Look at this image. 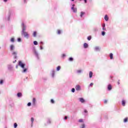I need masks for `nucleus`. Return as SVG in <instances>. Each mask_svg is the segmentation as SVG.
I'll return each instance as SVG.
<instances>
[{
	"instance_id": "obj_43",
	"label": "nucleus",
	"mask_w": 128,
	"mask_h": 128,
	"mask_svg": "<svg viewBox=\"0 0 128 128\" xmlns=\"http://www.w3.org/2000/svg\"><path fill=\"white\" fill-rule=\"evenodd\" d=\"M40 50H44V48L42 46V45L40 46Z\"/></svg>"
},
{
	"instance_id": "obj_10",
	"label": "nucleus",
	"mask_w": 128,
	"mask_h": 128,
	"mask_svg": "<svg viewBox=\"0 0 128 128\" xmlns=\"http://www.w3.org/2000/svg\"><path fill=\"white\" fill-rule=\"evenodd\" d=\"M36 98H33L32 100V105L36 106Z\"/></svg>"
},
{
	"instance_id": "obj_5",
	"label": "nucleus",
	"mask_w": 128,
	"mask_h": 128,
	"mask_svg": "<svg viewBox=\"0 0 128 128\" xmlns=\"http://www.w3.org/2000/svg\"><path fill=\"white\" fill-rule=\"evenodd\" d=\"M71 10H72L73 12H78V9L76 8H74V4H72Z\"/></svg>"
},
{
	"instance_id": "obj_40",
	"label": "nucleus",
	"mask_w": 128,
	"mask_h": 128,
	"mask_svg": "<svg viewBox=\"0 0 128 128\" xmlns=\"http://www.w3.org/2000/svg\"><path fill=\"white\" fill-rule=\"evenodd\" d=\"M21 40H22L20 39V38H18V42H20Z\"/></svg>"
},
{
	"instance_id": "obj_15",
	"label": "nucleus",
	"mask_w": 128,
	"mask_h": 128,
	"mask_svg": "<svg viewBox=\"0 0 128 128\" xmlns=\"http://www.w3.org/2000/svg\"><path fill=\"white\" fill-rule=\"evenodd\" d=\"M112 88V86L110 84H108V90H111Z\"/></svg>"
},
{
	"instance_id": "obj_60",
	"label": "nucleus",
	"mask_w": 128,
	"mask_h": 128,
	"mask_svg": "<svg viewBox=\"0 0 128 128\" xmlns=\"http://www.w3.org/2000/svg\"><path fill=\"white\" fill-rule=\"evenodd\" d=\"M1 48L0 46V49Z\"/></svg>"
},
{
	"instance_id": "obj_22",
	"label": "nucleus",
	"mask_w": 128,
	"mask_h": 128,
	"mask_svg": "<svg viewBox=\"0 0 128 128\" xmlns=\"http://www.w3.org/2000/svg\"><path fill=\"white\" fill-rule=\"evenodd\" d=\"M110 58L111 60H112V58H114V56H113V54H112V53H111V54H110Z\"/></svg>"
},
{
	"instance_id": "obj_28",
	"label": "nucleus",
	"mask_w": 128,
	"mask_h": 128,
	"mask_svg": "<svg viewBox=\"0 0 128 128\" xmlns=\"http://www.w3.org/2000/svg\"><path fill=\"white\" fill-rule=\"evenodd\" d=\"M87 38H88V40H92V36H89Z\"/></svg>"
},
{
	"instance_id": "obj_49",
	"label": "nucleus",
	"mask_w": 128,
	"mask_h": 128,
	"mask_svg": "<svg viewBox=\"0 0 128 128\" xmlns=\"http://www.w3.org/2000/svg\"><path fill=\"white\" fill-rule=\"evenodd\" d=\"M102 30H106V28H104V27H103L102 28Z\"/></svg>"
},
{
	"instance_id": "obj_48",
	"label": "nucleus",
	"mask_w": 128,
	"mask_h": 128,
	"mask_svg": "<svg viewBox=\"0 0 128 128\" xmlns=\"http://www.w3.org/2000/svg\"><path fill=\"white\" fill-rule=\"evenodd\" d=\"M64 120H68V116H66L64 118Z\"/></svg>"
},
{
	"instance_id": "obj_12",
	"label": "nucleus",
	"mask_w": 128,
	"mask_h": 128,
	"mask_svg": "<svg viewBox=\"0 0 128 128\" xmlns=\"http://www.w3.org/2000/svg\"><path fill=\"white\" fill-rule=\"evenodd\" d=\"M88 44L84 43V48H88Z\"/></svg>"
},
{
	"instance_id": "obj_2",
	"label": "nucleus",
	"mask_w": 128,
	"mask_h": 128,
	"mask_svg": "<svg viewBox=\"0 0 128 128\" xmlns=\"http://www.w3.org/2000/svg\"><path fill=\"white\" fill-rule=\"evenodd\" d=\"M22 32H26V25H24V23H22Z\"/></svg>"
},
{
	"instance_id": "obj_56",
	"label": "nucleus",
	"mask_w": 128,
	"mask_h": 128,
	"mask_svg": "<svg viewBox=\"0 0 128 128\" xmlns=\"http://www.w3.org/2000/svg\"><path fill=\"white\" fill-rule=\"evenodd\" d=\"M16 68H18V66H16Z\"/></svg>"
},
{
	"instance_id": "obj_44",
	"label": "nucleus",
	"mask_w": 128,
	"mask_h": 128,
	"mask_svg": "<svg viewBox=\"0 0 128 128\" xmlns=\"http://www.w3.org/2000/svg\"><path fill=\"white\" fill-rule=\"evenodd\" d=\"M108 102V100H104V104H106Z\"/></svg>"
},
{
	"instance_id": "obj_3",
	"label": "nucleus",
	"mask_w": 128,
	"mask_h": 128,
	"mask_svg": "<svg viewBox=\"0 0 128 128\" xmlns=\"http://www.w3.org/2000/svg\"><path fill=\"white\" fill-rule=\"evenodd\" d=\"M18 66L22 68H24V64L22 63V61H19Z\"/></svg>"
},
{
	"instance_id": "obj_21",
	"label": "nucleus",
	"mask_w": 128,
	"mask_h": 128,
	"mask_svg": "<svg viewBox=\"0 0 128 128\" xmlns=\"http://www.w3.org/2000/svg\"><path fill=\"white\" fill-rule=\"evenodd\" d=\"M10 42H14V38H11Z\"/></svg>"
},
{
	"instance_id": "obj_42",
	"label": "nucleus",
	"mask_w": 128,
	"mask_h": 128,
	"mask_svg": "<svg viewBox=\"0 0 128 128\" xmlns=\"http://www.w3.org/2000/svg\"><path fill=\"white\" fill-rule=\"evenodd\" d=\"M50 122H51L50 120H48V124H50Z\"/></svg>"
},
{
	"instance_id": "obj_30",
	"label": "nucleus",
	"mask_w": 128,
	"mask_h": 128,
	"mask_svg": "<svg viewBox=\"0 0 128 128\" xmlns=\"http://www.w3.org/2000/svg\"><path fill=\"white\" fill-rule=\"evenodd\" d=\"M34 118H31V122H32V124H34Z\"/></svg>"
},
{
	"instance_id": "obj_18",
	"label": "nucleus",
	"mask_w": 128,
	"mask_h": 128,
	"mask_svg": "<svg viewBox=\"0 0 128 128\" xmlns=\"http://www.w3.org/2000/svg\"><path fill=\"white\" fill-rule=\"evenodd\" d=\"M52 78L54 77V70H52Z\"/></svg>"
},
{
	"instance_id": "obj_50",
	"label": "nucleus",
	"mask_w": 128,
	"mask_h": 128,
	"mask_svg": "<svg viewBox=\"0 0 128 128\" xmlns=\"http://www.w3.org/2000/svg\"><path fill=\"white\" fill-rule=\"evenodd\" d=\"M84 112L86 114V113L88 112V110H84Z\"/></svg>"
},
{
	"instance_id": "obj_25",
	"label": "nucleus",
	"mask_w": 128,
	"mask_h": 128,
	"mask_svg": "<svg viewBox=\"0 0 128 128\" xmlns=\"http://www.w3.org/2000/svg\"><path fill=\"white\" fill-rule=\"evenodd\" d=\"M34 54H35L36 56H37V58H38V52L35 51Z\"/></svg>"
},
{
	"instance_id": "obj_9",
	"label": "nucleus",
	"mask_w": 128,
	"mask_h": 128,
	"mask_svg": "<svg viewBox=\"0 0 128 128\" xmlns=\"http://www.w3.org/2000/svg\"><path fill=\"white\" fill-rule=\"evenodd\" d=\"M8 70H12L14 67L12 65H8Z\"/></svg>"
},
{
	"instance_id": "obj_58",
	"label": "nucleus",
	"mask_w": 128,
	"mask_h": 128,
	"mask_svg": "<svg viewBox=\"0 0 128 128\" xmlns=\"http://www.w3.org/2000/svg\"><path fill=\"white\" fill-rule=\"evenodd\" d=\"M24 2H26V0H24Z\"/></svg>"
},
{
	"instance_id": "obj_24",
	"label": "nucleus",
	"mask_w": 128,
	"mask_h": 128,
	"mask_svg": "<svg viewBox=\"0 0 128 128\" xmlns=\"http://www.w3.org/2000/svg\"><path fill=\"white\" fill-rule=\"evenodd\" d=\"M60 70V66H58L56 68V70H58H58Z\"/></svg>"
},
{
	"instance_id": "obj_7",
	"label": "nucleus",
	"mask_w": 128,
	"mask_h": 128,
	"mask_svg": "<svg viewBox=\"0 0 128 128\" xmlns=\"http://www.w3.org/2000/svg\"><path fill=\"white\" fill-rule=\"evenodd\" d=\"M75 88L76 90H80V85H76Z\"/></svg>"
},
{
	"instance_id": "obj_37",
	"label": "nucleus",
	"mask_w": 128,
	"mask_h": 128,
	"mask_svg": "<svg viewBox=\"0 0 128 128\" xmlns=\"http://www.w3.org/2000/svg\"><path fill=\"white\" fill-rule=\"evenodd\" d=\"M128 122V118H126L124 119V122Z\"/></svg>"
},
{
	"instance_id": "obj_23",
	"label": "nucleus",
	"mask_w": 128,
	"mask_h": 128,
	"mask_svg": "<svg viewBox=\"0 0 128 128\" xmlns=\"http://www.w3.org/2000/svg\"><path fill=\"white\" fill-rule=\"evenodd\" d=\"M77 73L78 74H80L82 73V70H77Z\"/></svg>"
},
{
	"instance_id": "obj_52",
	"label": "nucleus",
	"mask_w": 128,
	"mask_h": 128,
	"mask_svg": "<svg viewBox=\"0 0 128 128\" xmlns=\"http://www.w3.org/2000/svg\"><path fill=\"white\" fill-rule=\"evenodd\" d=\"M33 126H34V124L32 123V124H31L32 128Z\"/></svg>"
},
{
	"instance_id": "obj_39",
	"label": "nucleus",
	"mask_w": 128,
	"mask_h": 128,
	"mask_svg": "<svg viewBox=\"0 0 128 128\" xmlns=\"http://www.w3.org/2000/svg\"><path fill=\"white\" fill-rule=\"evenodd\" d=\"M85 125H84V124H82V127L80 128H85Z\"/></svg>"
},
{
	"instance_id": "obj_1",
	"label": "nucleus",
	"mask_w": 128,
	"mask_h": 128,
	"mask_svg": "<svg viewBox=\"0 0 128 128\" xmlns=\"http://www.w3.org/2000/svg\"><path fill=\"white\" fill-rule=\"evenodd\" d=\"M22 35L24 36L26 38H30V34L26 31L22 32Z\"/></svg>"
},
{
	"instance_id": "obj_35",
	"label": "nucleus",
	"mask_w": 128,
	"mask_h": 128,
	"mask_svg": "<svg viewBox=\"0 0 128 128\" xmlns=\"http://www.w3.org/2000/svg\"><path fill=\"white\" fill-rule=\"evenodd\" d=\"M4 84V80H0V84Z\"/></svg>"
},
{
	"instance_id": "obj_45",
	"label": "nucleus",
	"mask_w": 128,
	"mask_h": 128,
	"mask_svg": "<svg viewBox=\"0 0 128 128\" xmlns=\"http://www.w3.org/2000/svg\"><path fill=\"white\" fill-rule=\"evenodd\" d=\"M90 86H94V83H90Z\"/></svg>"
},
{
	"instance_id": "obj_47",
	"label": "nucleus",
	"mask_w": 128,
	"mask_h": 128,
	"mask_svg": "<svg viewBox=\"0 0 128 128\" xmlns=\"http://www.w3.org/2000/svg\"><path fill=\"white\" fill-rule=\"evenodd\" d=\"M40 44L42 46V45L44 44V42H40Z\"/></svg>"
},
{
	"instance_id": "obj_59",
	"label": "nucleus",
	"mask_w": 128,
	"mask_h": 128,
	"mask_svg": "<svg viewBox=\"0 0 128 128\" xmlns=\"http://www.w3.org/2000/svg\"><path fill=\"white\" fill-rule=\"evenodd\" d=\"M16 62V61H14V62Z\"/></svg>"
},
{
	"instance_id": "obj_6",
	"label": "nucleus",
	"mask_w": 128,
	"mask_h": 128,
	"mask_svg": "<svg viewBox=\"0 0 128 128\" xmlns=\"http://www.w3.org/2000/svg\"><path fill=\"white\" fill-rule=\"evenodd\" d=\"M12 56H14V58H16V54H18V52L16 51H12Z\"/></svg>"
},
{
	"instance_id": "obj_51",
	"label": "nucleus",
	"mask_w": 128,
	"mask_h": 128,
	"mask_svg": "<svg viewBox=\"0 0 128 128\" xmlns=\"http://www.w3.org/2000/svg\"><path fill=\"white\" fill-rule=\"evenodd\" d=\"M4 2H8V0H4Z\"/></svg>"
},
{
	"instance_id": "obj_19",
	"label": "nucleus",
	"mask_w": 128,
	"mask_h": 128,
	"mask_svg": "<svg viewBox=\"0 0 128 128\" xmlns=\"http://www.w3.org/2000/svg\"><path fill=\"white\" fill-rule=\"evenodd\" d=\"M95 50H96V52H98V50H100V48H98V46H96L94 48Z\"/></svg>"
},
{
	"instance_id": "obj_41",
	"label": "nucleus",
	"mask_w": 128,
	"mask_h": 128,
	"mask_svg": "<svg viewBox=\"0 0 128 128\" xmlns=\"http://www.w3.org/2000/svg\"><path fill=\"white\" fill-rule=\"evenodd\" d=\"M58 34H60V30H58Z\"/></svg>"
},
{
	"instance_id": "obj_33",
	"label": "nucleus",
	"mask_w": 128,
	"mask_h": 128,
	"mask_svg": "<svg viewBox=\"0 0 128 128\" xmlns=\"http://www.w3.org/2000/svg\"><path fill=\"white\" fill-rule=\"evenodd\" d=\"M50 102L52 104H54V100L52 99V100H50Z\"/></svg>"
},
{
	"instance_id": "obj_11",
	"label": "nucleus",
	"mask_w": 128,
	"mask_h": 128,
	"mask_svg": "<svg viewBox=\"0 0 128 128\" xmlns=\"http://www.w3.org/2000/svg\"><path fill=\"white\" fill-rule=\"evenodd\" d=\"M17 96L18 98H22V94L21 92H18L17 94Z\"/></svg>"
},
{
	"instance_id": "obj_27",
	"label": "nucleus",
	"mask_w": 128,
	"mask_h": 128,
	"mask_svg": "<svg viewBox=\"0 0 128 128\" xmlns=\"http://www.w3.org/2000/svg\"><path fill=\"white\" fill-rule=\"evenodd\" d=\"M34 46H38V42L34 41Z\"/></svg>"
},
{
	"instance_id": "obj_26",
	"label": "nucleus",
	"mask_w": 128,
	"mask_h": 128,
	"mask_svg": "<svg viewBox=\"0 0 128 128\" xmlns=\"http://www.w3.org/2000/svg\"><path fill=\"white\" fill-rule=\"evenodd\" d=\"M14 128H18V124H16V123L14 124Z\"/></svg>"
},
{
	"instance_id": "obj_16",
	"label": "nucleus",
	"mask_w": 128,
	"mask_h": 128,
	"mask_svg": "<svg viewBox=\"0 0 128 128\" xmlns=\"http://www.w3.org/2000/svg\"><path fill=\"white\" fill-rule=\"evenodd\" d=\"M104 20H106V22H108V16L107 14L105 15Z\"/></svg>"
},
{
	"instance_id": "obj_34",
	"label": "nucleus",
	"mask_w": 128,
	"mask_h": 128,
	"mask_svg": "<svg viewBox=\"0 0 128 128\" xmlns=\"http://www.w3.org/2000/svg\"><path fill=\"white\" fill-rule=\"evenodd\" d=\"M75 91H76V90L74 88H72V92H74Z\"/></svg>"
},
{
	"instance_id": "obj_36",
	"label": "nucleus",
	"mask_w": 128,
	"mask_h": 128,
	"mask_svg": "<svg viewBox=\"0 0 128 128\" xmlns=\"http://www.w3.org/2000/svg\"><path fill=\"white\" fill-rule=\"evenodd\" d=\"M102 36H104V35L106 34V32H102Z\"/></svg>"
},
{
	"instance_id": "obj_14",
	"label": "nucleus",
	"mask_w": 128,
	"mask_h": 128,
	"mask_svg": "<svg viewBox=\"0 0 128 128\" xmlns=\"http://www.w3.org/2000/svg\"><path fill=\"white\" fill-rule=\"evenodd\" d=\"M89 76L90 78H92V72L90 71L89 72Z\"/></svg>"
},
{
	"instance_id": "obj_46",
	"label": "nucleus",
	"mask_w": 128,
	"mask_h": 128,
	"mask_svg": "<svg viewBox=\"0 0 128 128\" xmlns=\"http://www.w3.org/2000/svg\"><path fill=\"white\" fill-rule=\"evenodd\" d=\"M102 26V28H105L106 27V24H103Z\"/></svg>"
},
{
	"instance_id": "obj_29",
	"label": "nucleus",
	"mask_w": 128,
	"mask_h": 128,
	"mask_svg": "<svg viewBox=\"0 0 128 128\" xmlns=\"http://www.w3.org/2000/svg\"><path fill=\"white\" fill-rule=\"evenodd\" d=\"M69 60L70 62H72V60H74V58H69Z\"/></svg>"
},
{
	"instance_id": "obj_55",
	"label": "nucleus",
	"mask_w": 128,
	"mask_h": 128,
	"mask_svg": "<svg viewBox=\"0 0 128 128\" xmlns=\"http://www.w3.org/2000/svg\"><path fill=\"white\" fill-rule=\"evenodd\" d=\"M72 2H74V0H72Z\"/></svg>"
},
{
	"instance_id": "obj_53",
	"label": "nucleus",
	"mask_w": 128,
	"mask_h": 128,
	"mask_svg": "<svg viewBox=\"0 0 128 128\" xmlns=\"http://www.w3.org/2000/svg\"><path fill=\"white\" fill-rule=\"evenodd\" d=\"M62 56H66V54H62Z\"/></svg>"
},
{
	"instance_id": "obj_57",
	"label": "nucleus",
	"mask_w": 128,
	"mask_h": 128,
	"mask_svg": "<svg viewBox=\"0 0 128 128\" xmlns=\"http://www.w3.org/2000/svg\"><path fill=\"white\" fill-rule=\"evenodd\" d=\"M118 84H120V82H118Z\"/></svg>"
},
{
	"instance_id": "obj_13",
	"label": "nucleus",
	"mask_w": 128,
	"mask_h": 128,
	"mask_svg": "<svg viewBox=\"0 0 128 128\" xmlns=\"http://www.w3.org/2000/svg\"><path fill=\"white\" fill-rule=\"evenodd\" d=\"M122 106H126V101H125V100H122Z\"/></svg>"
},
{
	"instance_id": "obj_31",
	"label": "nucleus",
	"mask_w": 128,
	"mask_h": 128,
	"mask_svg": "<svg viewBox=\"0 0 128 128\" xmlns=\"http://www.w3.org/2000/svg\"><path fill=\"white\" fill-rule=\"evenodd\" d=\"M26 70H28L27 68H24L23 71L22 72H26Z\"/></svg>"
},
{
	"instance_id": "obj_54",
	"label": "nucleus",
	"mask_w": 128,
	"mask_h": 128,
	"mask_svg": "<svg viewBox=\"0 0 128 128\" xmlns=\"http://www.w3.org/2000/svg\"><path fill=\"white\" fill-rule=\"evenodd\" d=\"M85 2V4H86V0H84Z\"/></svg>"
},
{
	"instance_id": "obj_20",
	"label": "nucleus",
	"mask_w": 128,
	"mask_h": 128,
	"mask_svg": "<svg viewBox=\"0 0 128 128\" xmlns=\"http://www.w3.org/2000/svg\"><path fill=\"white\" fill-rule=\"evenodd\" d=\"M33 36H34V38H36V32H34Z\"/></svg>"
},
{
	"instance_id": "obj_8",
	"label": "nucleus",
	"mask_w": 128,
	"mask_h": 128,
	"mask_svg": "<svg viewBox=\"0 0 128 128\" xmlns=\"http://www.w3.org/2000/svg\"><path fill=\"white\" fill-rule=\"evenodd\" d=\"M79 100L82 104H84V102H86V100H84V98H79Z\"/></svg>"
},
{
	"instance_id": "obj_17",
	"label": "nucleus",
	"mask_w": 128,
	"mask_h": 128,
	"mask_svg": "<svg viewBox=\"0 0 128 128\" xmlns=\"http://www.w3.org/2000/svg\"><path fill=\"white\" fill-rule=\"evenodd\" d=\"M86 13L84 12H80V18H82V16H84V15Z\"/></svg>"
},
{
	"instance_id": "obj_32",
	"label": "nucleus",
	"mask_w": 128,
	"mask_h": 128,
	"mask_svg": "<svg viewBox=\"0 0 128 128\" xmlns=\"http://www.w3.org/2000/svg\"><path fill=\"white\" fill-rule=\"evenodd\" d=\"M28 106H32L31 102H28L27 104Z\"/></svg>"
},
{
	"instance_id": "obj_38",
	"label": "nucleus",
	"mask_w": 128,
	"mask_h": 128,
	"mask_svg": "<svg viewBox=\"0 0 128 128\" xmlns=\"http://www.w3.org/2000/svg\"><path fill=\"white\" fill-rule=\"evenodd\" d=\"M78 122H82L83 120H82V119H80L78 120Z\"/></svg>"
},
{
	"instance_id": "obj_4",
	"label": "nucleus",
	"mask_w": 128,
	"mask_h": 128,
	"mask_svg": "<svg viewBox=\"0 0 128 128\" xmlns=\"http://www.w3.org/2000/svg\"><path fill=\"white\" fill-rule=\"evenodd\" d=\"M10 52H14L16 48V47L14 46V45L11 44L10 45Z\"/></svg>"
}]
</instances>
